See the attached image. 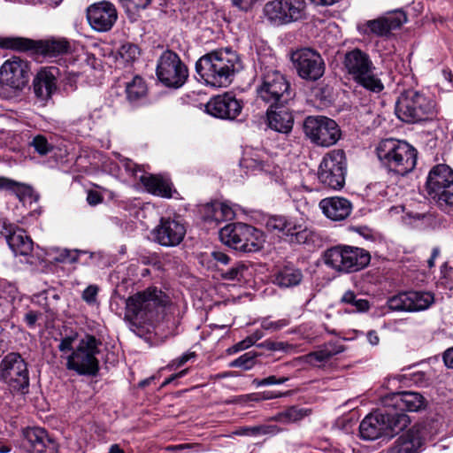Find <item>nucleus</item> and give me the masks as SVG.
<instances>
[{
    "label": "nucleus",
    "mask_w": 453,
    "mask_h": 453,
    "mask_svg": "<svg viewBox=\"0 0 453 453\" xmlns=\"http://www.w3.org/2000/svg\"><path fill=\"white\" fill-rule=\"evenodd\" d=\"M243 68L236 51L229 49L214 50L202 56L196 63V71L206 86L226 88L236 73Z\"/></svg>",
    "instance_id": "nucleus-1"
},
{
    "label": "nucleus",
    "mask_w": 453,
    "mask_h": 453,
    "mask_svg": "<svg viewBox=\"0 0 453 453\" xmlns=\"http://www.w3.org/2000/svg\"><path fill=\"white\" fill-rule=\"evenodd\" d=\"M342 65L346 73L359 87L371 92L379 94L384 89V84L380 79L381 73L373 64L370 55L355 48L344 54Z\"/></svg>",
    "instance_id": "nucleus-2"
},
{
    "label": "nucleus",
    "mask_w": 453,
    "mask_h": 453,
    "mask_svg": "<svg viewBox=\"0 0 453 453\" xmlns=\"http://www.w3.org/2000/svg\"><path fill=\"white\" fill-rule=\"evenodd\" d=\"M376 153L381 164L390 172L404 176L416 166L418 152L416 149L397 139H385L380 142Z\"/></svg>",
    "instance_id": "nucleus-3"
},
{
    "label": "nucleus",
    "mask_w": 453,
    "mask_h": 453,
    "mask_svg": "<svg viewBox=\"0 0 453 453\" xmlns=\"http://www.w3.org/2000/svg\"><path fill=\"white\" fill-rule=\"evenodd\" d=\"M411 423L410 417L403 412L385 409L367 415L359 425L362 439L373 441L381 436H393L404 430Z\"/></svg>",
    "instance_id": "nucleus-4"
},
{
    "label": "nucleus",
    "mask_w": 453,
    "mask_h": 453,
    "mask_svg": "<svg viewBox=\"0 0 453 453\" xmlns=\"http://www.w3.org/2000/svg\"><path fill=\"white\" fill-rule=\"evenodd\" d=\"M168 303L167 296L157 288H149L138 292L126 300L125 318L133 326L150 320L156 314L157 309L164 307Z\"/></svg>",
    "instance_id": "nucleus-5"
},
{
    "label": "nucleus",
    "mask_w": 453,
    "mask_h": 453,
    "mask_svg": "<svg viewBox=\"0 0 453 453\" xmlns=\"http://www.w3.org/2000/svg\"><path fill=\"white\" fill-rule=\"evenodd\" d=\"M426 191L431 200L446 211L453 210V169L445 164L434 165L429 172Z\"/></svg>",
    "instance_id": "nucleus-6"
},
{
    "label": "nucleus",
    "mask_w": 453,
    "mask_h": 453,
    "mask_svg": "<svg viewBox=\"0 0 453 453\" xmlns=\"http://www.w3.org/2000/svg\"><path fill=\"white\" fill-rule=\"evenodd\" d=\"M101 342L94 335L86 334L80 340L75 349L66 357L65 366L79 375L95 376L99 371V354Z\"/></svg>",
    "instance_id": "nucleus-7"
},
{
    "label": "nucleus",
    "mask_w": 453,
    "mask_h": 453,
    "mask_svg": "<svg viewBox=\"0 0 453 453\" xmlns=\"http://www.w3.org/2000/svg\"><path fill=\"white\" fill-rule=\"evenodd\" d=\"M219 239L225 245L242 252H256L265 242L261 231L244 223L226 225L220 229Z\"/></svg>",
    "instance_id": "nucleus-8"
},
{
    "label": "nucleus",
    "mask_w": 453,
    "mask_h": 453,
    "mask_svg": "<svg viewBox=\"0 0 453 453\" xmlns=\"http://www.w3.org/2000/svg\"><path fill=\"white\" fill-rule=\"evenodd\" d=\"M257 92L258 98L268 104L269 108L286 105L294 97L286 77L273 69H265Z\"/></svg>",
    "instance_id": "nucleus-9"
},
{
    "label": "nucleus",
    "mask_w": 453,
    "mask_h": 453,
    "mask_svg": "<svg viewBox=\"0 0 453 453\" xmlns=\"http://www.w3.org/2000/svg\"><path fill=\"white\" fill-rule=\"evenodd\" d=\"M325 263L338 272H357L369 265L368 251L352 246H335L328 249L324 255Z\"/></svg>",
    "instance_id": "nucleus-10"
},
{
    "label": "nucleus",
    "mask_w": 453,
    "mask_h": 453,
    "mask_svg": "<svg viewBox=\"0 0 453 453\" xmlns=\"http://www.w3.org/2000/svg\"><path fill=\"white\" fill-rule=\"evenodd\" d=\"M433 111V102L424 94L413 89L401 93L395 103L396 116L406 123L426 119Z\"/></svg>",
    "instance_id": "nucleus-11"
},
{
    "label": "nucleus",
    "mask_w": 453,
    "mask_h": 453,
    "mask_svg": "<svg viewBox=\"0 0 453 453\" xmlns=\"http://www.w3.org/2000/svg\"><path fill=\"white\" fill-rule=\"evenodd\" d=\"M347 172L346 156L342 150H334L327 152L322 158L318 178L328 188L339 190L345 184Z\"/></svg>",
    "instance_id": "nucleus-12"
},
{
    "label": "nucleus",
    "mask_w": 453,
    "mask_h": 453,
    "mask_svg": "<svg viewBox=\"0 0 453 453\" xmlns=\"http://www.w3.org/2000/svg\"><path fill=\"white\" fill-rule=\"evenodd\" d=\"M0 379L16 392L26 394L29 388L27 364L17 352L8 353L0 363Z\"/></svg>",
    "instance_id": "nucleus-13"
},
{
    "label": "nucleus",
    "mask_w": 453,
    "mask_h": 453,
    "mask_svg": "<svg viewBox=\"0 0 453 453\" xmlns=\"http://www.w3.org/2000/svg\"><path fill=\"white\" fill-rule=\"evenodd\" d=\"M265 18L274 26L287 25L305 19V0H273L264 7Z\"/></svg>",
    "instance_id": "nucleus-14"
},
{
    "label": "nucleus",
    "mask_w": 453,
    "mask_h": 453,
    "mask_svg": "<svg viewBox=\"0 0 453 453\" xmlns=\"http://www.w3.org/2000/svg\"><path fill=\"white\" fill-rule=\"evenodd\" d=\"M305 135L318 146L329 147L341 138V130L337 123L325 116H309L303 122Z\"/></svg>",
    "instance_id": "nucleus-15"
},
{
    "label": "nucleus",
    "mask_w": 453,
    "mask_h": 453,
    "mask_svg": "<svg viewBox=\"0 0 453 453\" xmlns=\"http://www.w3.org/2000/svg\"><path fill=\"white\" fill-rule=\"evenodd\" d=\"M156 73L166 87L180 88L188 77V71L180 57L172 50L164 51L157 60Z\"/></svg>",
    "instance_id": "nucleus-16"
},
{
    "label": "nucleus",
    "mask_w": 453,
    "mask_h": 453,
    "mask_svg": "<svg viewBox=\"0 0 453 453\" xmlns=\"http://www.w3.org/2000/svg\"><path fill=\"white\" fill-rule=\"evenodd\" d=\"M298 76L309 81H316L325 73V62L321 55L310 48L296 50L290 58Z\"/></svg>",
    "instance_id": "nucleus-17"
},
{
    "label": "nucleus",
    "mask_w": 453,
    "mask_h": 453,
    "mask_svg": "<svg viewBox=\"0 0 453 453\" xmlns=\"http://www.w3.org/2000/svg\"><path fill=\"white\" fill-rule=\"evenodd\" d=\"M21 447L27 453H58V443L44 428L28 426L22 430Z\"/></svg>",
    "instance_id": "nucleus-18"
},
{
    "label": "nucleus",
    "mask_w": 453,
    "mask_h": 453,
    "mask_svg": "<svg viewBox=\"0 0 453 453\" xmlns=\"http://www.w3.org/2000/svg\"><path fill=\"white\" fill-rule=\"evenodd\" d=\"M29 81V65L27 61L13 57L4 62L0 68V82L13 89L21 90Z\"/></svg>",
    "instance_id": "nucleus-19"
},
{
    "label": "nucleus",
    "mask_w": 453,
    "mask_h": 453,
    "mask_svg": "<svg viewBox=\"0 0 453 453\" xmlns=\"http://www.w3.org/2000/svg\"><path fill=\"white\" fill-rule=\"evenodd\" d=\"M87 19L94 30L107 32L116 23L118 12L113 4L108 1H101L88 7Z\"/></svg>",
    "instance_id": "nucleus-20"
},
{
    "label": "nucleus",
    "mask_w": 453,
    "mask_h": 453,
    "mask_svg": "<svg viewBox=\"0 0 453 453\" xmlns=\"http://www.w3.org/2000/svg\"><path fill=\"white\" fill-rule=\"evenodd\" d=\"M186 227L182 223L170 218H162L152 231L154 241L165 247H175L184 239Z\"/></svg>",
    "instance_id": "nucleus-21"
},
{
    "label": "nucleus",
    "mask_w": 453,
    "mask_h": 453,
    "mask_svg": "<svg viewBox=\"0 0 453 453\" xmlns=\"http://www.w3.org/2000/svg\"><path fill=\"white\" fill-rule=\"evenodd\" d=\"M242 110V102L228 92L212 97L206 104V111L219 119H234L240 115Z\"/></svg>",
    "instance_id": "nucleus-22"
},
{
    "label": "nucleus",
    "mask_w": 453,
    "mask_h": 453,
    "mask_svg": "<svg viewBox=\"0 0 453 453\" xmlns=\"http://www.w3.org/2000/svg\"><path fill=\"white\" fill-rule=\"evenodd\" d=\"M385 405L392 412L418 411L426 406V399L418 392L402 391L386 398Z\"/></svg>",
    "instance_id": "nucleus-23"
},
{
    "label": "nucleus",
    "mask_w": 453,
    "mask_h": 453,
    "mask_svg": "<svg viewBox=\"0 0 453 453\" xmlns=\"http://www.w3.org/2000/svg\"><path fill=\"white\" fill-rule=\"evenodd\" d=\"M3 234H4L6 242L15 256H29L33 251V241L26 232L12 225L4 222Z\"/></svg>",
    "instance_id": "nucleus-24"
},
{
    "label": "nucleus",
    "mask_w": 453,
    "mask_h": 453,
    "mask_svg": "<svg viewBox=\"0 0 453 453\" xmlns=\"http://www.w3.org/2000/svg\"><path fill=\"white\" fill-rule=\"evenodd\" d=\"M323 214L333 221L346 219L352 211V203L342 196H331L322 199L319 203Z\"/></svg>",
    "instance_id": "nucleus-25"
},
{
    "label": "nucleus",
    "mask_w": 453,
    "mask_h": 453,
    "mask_svg": "<svg viewBox=\"0 0 453 453\" xmlns=\"http://www.w3.org/2000/svg\"><path fill=\"white\" fill-rule=\"evenodd\" d=\"M58 73V68L54 66L43 68L37 73L33 81V87L38 98L47 100L51 97L57 90Z\"/></svg>",
    "instance_id": "nucleus-26"
},
{
    "label": "nucleus",
    "mask_w": 453,
    "mask_h": 453,
    "mask_svg": "<svg viewBox=\"0 0 453 453\" xmlns=\"http://www.w3.org/2000/svg\"><path fill=\"white\" fill-rule=\"evenodd\" d=\"M406 21L407 17L403 11H395L384 17L367 21L366 26L372 34L383 36L399 28Z\"/></svg>",
    "instance_id": "nucleus-27"
},
{
    "label": "nucleus",
    "mask_w": 453,
    "mask_h": 453,
    "mask_svg": "<svg viewBox=\"0 0 453 453\" xmlns=\"http://www.w3.org/2000/svg\"><path fill=\"white\" fill-rule=\"evenodd\" d=\"M267 120L270 128L287 134L293 127V117L288 110L283 106H274L267 109Z\"/></svg>",
    "instance_id": "nucleus-28"
},
{
    "label": "nucleus",
    "mask_w": 453,
    "mask_h": 453,
    "mask_svg": "<svg viewBox=\"0 0 453 453\" xmlns=\"http://www.w3.org/2000/svg\"><path fill=\"white\" fill-rule=\"evenodd\" d=\"M140 180L149 193L165 198L172 197L173 185L169 180L159 175L142 174Z\"/></svg>",
    "instance_id": "nucleus-29"
},
{
    "label": "nucleus",
    "mask_w": 453,
    "mask_h": 453,
    "mask_svg": "<svg viewBox=\"0 0 453 453\" xmlns=\"http://www.w3.org/2000/svg\"><path fill=\"white\" fill-rule=\"evenodd\" d=\"M421 446V440L418 433L407 431L396 439L388 453H418Z\"/></svg>",
    "instance_id": "nucleus-30"
},
{
    "label": "nucleus",
    "mask_w": 453,
    "mask_h": 453,
    "mask_svg": "<svg viewBox=\"0 0 453 453\" xmlns=\"http://www.w3.org/2000/svg\"><path fill=\"white\" fill-rule=\"evenodd\" d=\"M234 211L233 208L220 202H214L206 206L204 219L206 221L219 223L225 220L234 219Z\"/></svg>",
    "instance_id": "nucleus-31"
},
{
    "label": "nucleus",
    "mask_w": 453,
    "mask_h": 453,
    "mask_svg": "<svg viewBox=\"0 0 453 453\" xmlns=\"http://www.w3.org/2000/svg\"><path fill=\"white\" fill-rule=\"evenodd\" d=\"M344 349L343 345L340 344L338 342H328L318 350L308 354L307 358L311 363L313 361L326 362L334 356L343 352Z\"/></svg>",
    "instance_id": "nucleus-32"
},
{
    "label": "nucleus",
    "mask_w": 453,
    "mask_h": 453,
    "mask_svg": "<svg viewBox=\"0 0 453 453\" xmlns=\"http://www.w3.org/2000/svg\"><path fill=\"white\" fill-rule=\"evenodd\" d=\"M303 279L302 272L293 267H284L276 274L273 282L280 288H291L300 284Z\"/></svg>",
    "instance_id": "nucleus-33"
},
{
    "label": "nucleus",
    "mask_w": 453,
    "mask_h": 453,
    "mask_svg": "<svg viewBox=\"0 0 453 453\" xmlns=\"http://www.w3.org/2000/svg\"><path fill=\"white\" fill-rule=\"evenodd\" d=\"M311 413V410L299 406H290L273 417V420L281 424H292L302 420Z\"/></svg>",
    "instance_id": "nucleus-34"
},
{
    "label": "nucleus",
    "mask_w": 453,
    "mask_h": 453,
    "mask_svg": "<svg viewBox=\"0 0 453 453\" xmlns=\"http://www.w3.org/2000/svg\"><path fill=\"white\" fill-rule=\"evenodd\" d=\"M289 242L297 244H310L314 242L315 233L305 226L303 223L295 220L292 225L289 236Z\"/></svg>",
    "instance_id": "nucleus-35"
},
{
    "label": "nucleus",
    "mask_w": 453,
    "mask_h": 453,
    "mask_svg": "<svg viewBox=\"0 0 453 453\" xmlns=\"http://www.w3.org/2000/svg\"><path fill=\"white\" fill-rule=\"evenodd\" d=\"M69 43L65 40H51L40 42L36 47L42 55L48 58H55L68 51Z\"/></svg>",
    "instance_id": "nucleus-36"
},
{
    "label": "nucleus",
    "mask_w": 453,
    "mask_h": 453,
    "mask_svg": "<svg viewBox=\"0 0 453 453\" xmlns=\"http://www.w3.org/2000/svg\"><path fill=\"white\" fill-rule=\"evenodd\" d=\"M126 94L127 100L131 103L143 98L147 94V86L143 79L137 75L131 81L127 82Z\"/></svg>",
    "instance_id": "nucleus-37"
},
{
    "label": "nucleus",
    "mask_w": 453,
    "mask_h": 453,
    "mask_svg": "<svg viewBox=\"0 0 453 453\" xmlns=\"http://www.w3.org/2000/svg\"><path fill=\"white\" fill-rule=\"evenodd\" d=\"M411 312L427 309L434 303V296L429 292L408 291Z\"/></svg>",
    "instance_id": "nucleus-38"
},
{
    "label": "nucleus",
    "mask_w": 453,
    "mask_h": 453,
    "mask_svg": "<svg viewBox=\"0 0 453 453\" xmlns=\"http://www.w3.org/2000/svg\"><path fill=\"white\" fill-rule=\"evenodd\" d=\"M0 48L27 51L36 49L35 42L23 37H5L0 39Z\"/></svg>",
    "instance_id": "nucleus-39"
},
{
    "label": "nucleus",
    "mask_w": 453,
    "mask_h": 453,
    "mask_svg": "<svg viewBox=\"0 0 453 453\" xmlns=\"http://www.w3.org/2000/svg\"><path fill=\"white\" fill-rule=\"evenodd\" d=\"M295 220L292 219H288L283 216H273L266 220L265 226L270 231L281 232L288 237Z\"/></svg>",
    "instance_id": "nucleus-40"
},
{
    "label": "nucleus",
    "mask_w": 453,
    "mask_h": 453,
    "mask_svg": "<svg viewBox=\"0 0 453 453\" xmlns=\"http://www.w3.org/2000/svg\"><path fill=\"white\" fill-rule=\"evenodd\" d=\"M8 190L13 191L23 203H36L39 199V196L34 191L32 187L14 180L13 185L8 188Z\"/></svg>",
    "instance_id": "nucleus-41"
},
{
    "label": "nucleus",
    "mask_w": 453,
    "mask_h": 453,
    "mask_svg": "<svg viewBox=\"0 0 453 453\" xmlns=\"http://www.w3.org/2000/svg\"><path fill=\"white\" fill-rule=\"evenodd\" d=\"M341 303L349 304L353 307V311L364 312L367 311L370 308L369 302L366 299L357 298V295L351 291H346L342 298Z\"/></svg>",
    "instance_id": "nucleus-42"
},
{
    "label": "nucleus",
    "mask_w": 453,
    "mask_h": 453,
    "mask_svg": "<svg viewBox=\"0 0 453 453\" xmlns=\"http://www.w3.org/2000/svg\"><path fill=\"white\" fill-rule=\"evenodd\" d=\"M388 307L393 311H409L411 312V305L408 292L399 293L390 298L387 302Z\"/></svg>",
    "instance_id": "nucleus-43"
},
{
    "label": "nucleus",
    "mask_w": 453,
    "mask_h": 453,
    "mask_svg": "<svg viewBox=\"0 0 453 453\" xmlns=\"http://www.w3.org/2000/svg\"><path fill=\"white\" fill-rule=\"evenodd\" d=\"M248 266L242 261L234 263L229 269L221 270V277L226 280H241L244 277V273Z\"/></svg>",
    "instance_id": "nucleus-44"
},
{
    "label": "nucleus",
    "mask_w": 453,
    "mask_h": 453,
    "mask_svg": "<svg viewBox=\"0 0 453 453\" xmlns=\"http://www.w3.org/2000/svg\"><path fill=\"white\" fill-rule=\"evenodd\" d=\"M257 357V353L253 351H249L240 356L238 358L233 360L230 363V367H240L244 370H249L253 367L255 365V359Z\"/></svg>",
    "instance_id": "nucleus-45"
},
{
    "label": "nucleus",
    "mask_w": 453,
    "mask_h": 453,
    "mask_svg": "<svg viewBox=\"0 0 453 453\" xmlns=\"http://www.w3.org/2000/svg\"><path fill=\"white\" fill-rule=\"evenodd\" d=\"M139 54V48L130 42L124 43L119 50V57L126 62L134 61Z\"/></svg>",
    "instance_id": "nucleus-46"
},
{
    "label": "nucleus",
    "mask_w": 453,
    "mask_h": 453,
    "mask_svg": "<svg viewBox=\"0 0 453 453\" xmlns=\"http://www.w3.org/2000/svg\"><path fill=\"white\" fill-rule=\"evenodd\" d=\"M30 145L34 147L35 150L42 156L47 155L53 149L52 145L49 143L46 137L42 134L35 136L30 142Z\"/></svg>",
    "instance_id": "nucleus-47"
},
{
    "label": "nucleus",
    "mask_w": 453,
    "mask_h": 453,
    "mask_svg": "<svg viewBox=\"0 0 453 453\" xmlns=\"http://www.w3.org/2000/svg\"><path fill=\"white\" fill-rule=\"evenodd\" d=\"M127 12H132L146 9L151 0H119Z\"/></svg>",
    "instance_id": "nucleus-48"
},
{
    "label": "nucleus",
    "mask_w": 453,
    "mask_h": 453,
    "mask_svg": "<svg viewBox=\"0 0 453 453\" xmlns=\"http://www.w3.org/2000/svg\"><path fill=\"white\" fill-rule=\"evenodd\" d=\"M81 251L78 250H62L56 257V261L59 263L73 264L79 259Z\"/></svg>",
    "instance_id": "nucleus-49"
},
{
    "label": "nucleus",
    "mask_w": 453,
    "mask_h": 453,
    "mask_svg": "<svg viewBox=\"0 0 453 453\" xmlns=\"http://www.w3.org/2000/svg\"><path fill=\"white\" fill-rule=\"evenodd\" d=\"M288 324L289 321L286 319H279L277 321H272L268 319H265L261 322V327L265 330L276 332L287 326Z\"/></svg>",
    "instance_id": "nucleus-50"
},
{
    "label": "nucleus",
    "mask_w": 453,
    "mask_h": 453,
    "mask_svg": "<svg viewBox=\"0 0 453 453\" xmlns=\"http://www.w3.org/2000/svg\"><path fill=\"white\" fill-rule=\"evenodd\" d=\"M289 380L288 377H280L277 378L274 375L268 376L265 379H255L253 380L252 383L257 388L263 387V386H268V385H275V384H282L285 383Z\"/></svg>",
    "instance_id": "nucleus-51"
},
{
    "label": "nucleus",
    "mask_w": 453,
    "mask_h": 453,
    "mask_svg": "<svg viewBox=\"0 0 453 453\" xmlns=\"http://www.w3.org/2000/svg\"><path fill=\"white\" fill-rule=\"evenodd\" d=\"M77 340V335H69L62 338L60 340V342L58 344V349L63 354H66L68 352H73V350L75 349L73 348V343Z\"/></svg>",
    "instance_id": "nucleus-52"
},
{
    "label": "nucleus",
    "mask_w": 453,
    "mask_h": 453,
    "mask_svg": "<svg viewBox=\"0 0 453 453\" xmlns=\"http://www.w3.org/2000/svg\"><path fill=\"white\" fill-rule=\"evenodd\" d=\"M246 430L249 431L250 435L269 434H273L277 432L276 426H250V427H246Z\"/></svg>",
    "instance_id": "nucleus-53"
},
{
    "label": "nucleus",
    "mask_w": 453,
    "mask_h": 453,
    "mask_svg": "<svg viewBox=\"0 0 453 453\" xmlns=\"http://www.w3.org/2000/svg\"><path fill=\"white\" fill-rule=\"evenodd\" d=\"M98 288L96 285H89L82 293V299L88 304H93L96 302V296Z\"/></svg>",
    "instance_id": "nucleus-54"
},
{
    "label": "nucleus",
    "mask_w": 453,
    "mask_h": 453,
    "mask_svg": "<svg viewBox=\"0 0 453 453\" xmlns=\"http://www.w3.org/2000/svg\"><path fill=\"white\" fill-rule=\"evenodd\" d=\"M263 336L264 334L262 331H256L253 334L237 344V350L247 349L250 345L254 344L257 340L261 339Z\"/></svg>",
    "instance_id": "nucleus-55"
},
{
    "label": "nucleus",
    "mask_w": 453,
    "mask_h": 453,
    "mask_svg": "<svg viewBox=\"0 0 453 453\" xmlns=\"http://www.w3.org/2000/svg\"><path fill=\"white\" fill-rule=\"evenodd\" d=\"M282 395H286V394H275L272 391H265L263 393L252 394L250 395L249 397L251 400L259 401V400H270L280 397Z\"/></svg>",
    "instance_id": "nucleus-56"
},
{
    "label": "nucleus",
    "mask_w": 453,
    "mask_h": 453,
    "mask_svg": "<svg viewBox=\"0 0 453 453\" xmlns=\"http://www.w3.org/2000/svg\"><path fill=\"white\" fill-rule=\"evenodd\" d=\"M120 162L125 170L134 177H135L137 172L141 170L138 165L128 158H122Z\"/></svg>",
    "instance_id": "nucleus-57"
},
{
    "label": "nucleus",
    "mask_w": 453,
    "mask_h": 453,
    "mask_svg": "<svg viewBox=\"0 0 453 453\" xmlns=\"http://www.w3.org/2000/svg\"><path fill=\"white\" fill-rule=\"evenodd\" d=\"M87 202L89 205L96 206L103 202V196L96 190H89L87 196Z\"/></svg>",
    "instance_id": "nucleus-58"
},
{
    "label": "nucleus",
    "mask_w": 453,
    "mask_h": 453,
    "mask_svg": "<svg viewBox=\"0 0 453 453\" xmlns=\"http://www.w3.org/2000/svg\"><path fill=\"white\" fill-rule=\"evenodd\" d=\"M257 0H232L233 4L239 10L248 12Z\"/></svg>",
    "instance_id": "nucleus-59"
},
{
    "label": "nucleus",
    "mask_w": 453,
    "mask_h": 453,
    "mask_svg": "<svg viewBox=\"0 0 453 453\" xmlns=\"http://www.w3.org/2000/svg\"><path fill=\"white\" fill-rule=\"evenodd\" d=\"M211 257H213V259L215 261H217L222 265H228L230 262V257L226 254H225L221 251H213L211 253Z\"/></svg>",
    "instance_id": "nucleus-60"
},
{
    "label": "nucleus",
    "mask_w": 453,
    "mask_h": 453,
    "mask_svg": "<svg viewBox=\"0 0 453 453\" xmlns=\"http://www.w3.org/2000/svg\"><path fill=\"white\" fill-rule=\"evenodd\" d=\"M443 362L448 368H453V347L445 350L443 354Z\"/></svg>",
    "instance_id": "nucleus-61"
},
{
    "label": "nucleus",
    "mask_w": 453,
    "mask_h": 453,
    "mask_svg": "<svg viewBox=\"0 0 453 453\" xmlns=\"http://www.w3.org/2000/svg\"><path fill=\"white\" fill-rule=\"evenodd\" d=\"M196 357V353L195 352H188V353H185L183 354L181 357H180L179 358H177L174 363L177 365V366H181L183 365L186 362H188L189 359L193 358Z\"/></svg>",
    "instance_id": "nucleus-62"
},
{
    "label": "nucleus",
    "mask_w": 453,
    "mask_h": 453,
    "mask_svg": "<svg viewBox=\"0 0 453 453\" xmlns=\"http://www.w3.org/2000/svg\"><path fill=\"white\" fill-rule=\"evenodd\" d=\"M13 185V180L5 177L0 176V191L6 189Z\"/></svg>",
    "instance_id": "nucleus-63"
},
{
    "label": "nucleus",
    "mask_w": 453,
    "mask_h": 453,
    "mask_svg": "<svg viewBox=\"0 0 453 453\" xmlns=\"http://www.w3.org/2000/svg\"><path fill=\"white\" fill-rule=\"evenodd\" d=\"M367 340L372 345H377L380 342V338L375 331H370L367 333Z\"/></svg>",
    "instance_id": "nucleus-64"
}]
</instances>
